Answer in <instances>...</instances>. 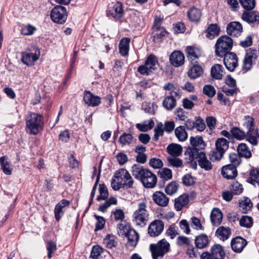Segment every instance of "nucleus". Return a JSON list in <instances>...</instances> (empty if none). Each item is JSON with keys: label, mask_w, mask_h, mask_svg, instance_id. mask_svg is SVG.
Segmentation results:
<instances>
[{"label": "nucleus", "mask_w": 259, "mask_h": 259, "mask_svg": "<svg viewBox=\"0 0 259 259\" xmlns=\"http://www.w3.org/2000/svg\"><path fill=\"white\" fill-rule=\"evenodd\" d=\"M175 135L180 141H185L188 138V134L183 126L177 127L175 130Z\"/></svg>", "instance_id": "41"}, {"label": "nucleus", "mask_w": 259, "mask_h": 259, "mask_svg": "<svg viewBox=\"0 0 259 259\" xmlns=\"http://www.w3.org/2000/svg\"><path fill=\"white\" fill-rule=\"evenodd\" d=\"M252 44V36L250 34L247 35L240 41V45L243 48L250 47Z\"/></svg>", "instance_id": "57"}, {"label": "nucleus", "mask_w": 259, "mask_h": 259, "mask_svg": "<svg viewBox=\"0 0 259 259\" xmlns=\"http://www.w3.org/2000/svg\"><path fill=\"white\" fill-rule=\"evenodd\" d=\"M110 15L116 19H120L123 16V10L121 3H116L110 12Z\"/></svg>", "instance_id": "27"}, {"label": "nucleus", "mask_w": 259, "mask_h": 259, "mask_svg": "<svg viewBox=\"0 0 259 259\" xmlns=\"http://www.w3.org/2000/svg\"><path fill=\"white\" fill-rule=\"evenodd\" d=\"M157 63V60L154 55H150L146 60L145 64L150 71L155 69V66Z\"/></svg>", "instance_id": "47"}, {"label": "nucleus", "mask_w": 259, "mask_h": 259, "mask_svg": "<svg viewBox=\"0 0 259 259\" xmlns=\"http://www.w3.org/2000/svg\"><path fill=\"white\" fill-rule=\"evenodd\" d=\"M257 57V51L251 48L246 51V55L243 60V68L246 71L249 70L252 67Z\"/></svg>", "instance_id": "10"}, {"label": "nucleus", "mask_w": 259, "mask_h": 259, "mask_svg": "<svg viewBox=\"0 0 259 259\" xmlns=\"http://www.w3.org/2000/svg\"><path fill=\"white\" fill-rule=\"evenodd\" d=\"M116 242L115 240V236L111 235H108L106 238L104 239L103 243L105 245L109 248H111L115 247L116 244Z\"/></svg>", "instance_id": "53"}, {"label": "nucleus", "mask_w": 259, "mask_h": 259, "mask_svg": "<svg viewBox=\"0 0 259 259\" xmlns=\"http://www.w3.org/2000/svg\"><path fill=\"white\" fill-rule=\"evenodd\" d=\"M240 157L239 154L235 153H230L229 155L230 164H233L235 167L239 165L241 161Z\"/></svg>", "instance_id": "58"}, {"label": "nucleus", "mask_w": 259, "mask_h": 259, "mask_svg": "<svg viewBox=\"0 0 259 259\" xmlns=\"http://www.w3.org/2000/svg\"><path fill=\"white\" fill-rule=\"evenodd\" d=\"M169 61L170 64L176 67L181 66L184 64L185 56L180 51H174L169 56Z\"/></svg>", "instance_id": "13"}, {"label": "nucleus", "mask_w": 259, "mask_h": 259, "mask_svg": "<svg viewBox=\"0 0 259 259\" xmlns=\"http://www.w3.org/2000/svg\"><path fill=\"white\" fill-rule=\"evenodd\" d=\"M178 188L179 185L176 182H172L166 186L165 191L167 195L171 196L177 192Z\"/></svg>", "instance_id": "48"}, {"label": "nucleus", "mask_w": 259, "mask_h": 259, "mask_svg": "<svg viewBox=\"0 0 259 259\" xmlns=\"http://www.w3.org/2000/svg\"><path fill=\"white\" fill-rule=\"evenodd\" d=\"M178 156H169L167 157L168 165L175 167H182L183 162L182 159L178 157Z\"/></svg>", "instance_id": "37"}, {"label": "nucleus", "mask_w": 259, "mask_h": 259, "mask_svg": "<svg viewBox=\"0 0 259 259\" xmlns=\"http://www.w3.org/2000/svg\"><path fill=\"white\" fill-rule=\"evenodd\" d=\"M163 89L166 91H170L171 95H172V93H174L176 95H179V90L177 89L175 85L172 83L169 82L165 84L163 86Z\"/></svg>", "instance_id": "63"}, {"label": "nucleus", "mask_w": 259, "mask_h": 259, "mask_svg": "<svg viewBox=\"0 0 259 259\" xmlns=\"http://www.w3.org/2000/svg\"><path fill=\"white\" fill-rule=\"evenodd\" d=\"M241 5L246 10L251 11L255 6V0H239Z\"/></svg>", "instance_id": "51"}, {"label": "nucleus", "mask_w": 259, "mask_h": 259, "mask_svg": "<svg viewBox=\"0 0 259 259\" xmlns=\"http://www.w3.org/2000/svg\"><path fill=\"white\" fill-rule=\"evenodd\" d=\"M239 206L246 211L251 209L252 207V203L250 199L247 197H244L243 199L239 202Z\"/></svg>", "instance_id": "54"}, {"label": "nucleus", "mask_w": 259, "mask_h": 259, "mask_svg": "<svg viewBox=\"0 0 259 259\" xmlns=\"http://www.w3.org/2000/svg\"><path fill=\"white\" fill-rule=\"evenodd\" d=\"M257 17V12L247 10L244 11L242 15V19L249 23H253L256 21Z\"/></svg>", "instance_id": "33"}, {"label": "nucleus", "mask_w": 259, "mask_h": 259, "mask_svg": "<svg viewBox=\"0 0 259 259\" xmlns=\"http://www.w3.org/2000/svg\"><path fill=\"white\" fill-rule=\"evenodd\" d=\"M117 202V199L115 198L111 197L107 200L104 203L101 204L98 208V210L103 212H105L107 209L111 205L116 204Z\"/></svg>", "instance_id": "44"}, {"label": "nucleus", "mask_w": 259, "mask_h": 259, "mask_svg": "<svg viewBox=\"0 0 259 259\" xmlns=\"http://www.w3.org/2000/svg\"><path fill=\"white\" fill-rule=\"evenodd\" d=\"M246 140L252 145H256L259 139V134L257 129L248 130L245 135Z\"/></svg>", "instance_id": "26"}, {"label": "nucleus", "mask_w": 259, "mask_h": 259, "mask_svg": "<svg viewBox=\"0 0 259 259\" xmlns=\"http://www.w3.org/2000/svg\"><path fill=\"white\" fill-rule=\"evenodd\" d=\"M208 241V237L206 235L202 234L196 237L195 243L197 248L202 249L207 246Z\"/></svg>", "instance_id": "30"}, {"label": "nucleus", "mask_w": 259, "mask_h": 259, "mask_svg": "<svg viewBox=\"0 0 259 259\" xmlns=\"http://www.w3.org/2000/svg\"><path fill=\"white\" fill-rule=\"evenodd\" d=\"M231 190L235 195H239L243 192L242 185L238 182H233L231 185Z\"/></svg>", "instance_id": "59"}, {"label": "nucleus", "mask_w": 259, "mask_h": 259, "mask_svg": "<svg viewBox=\"0 0 259 259\" xmlns=\"http://www.w3.org/2000/svg\"><path fill=\"white\" fill-rule=\"evenodd\" d=\"M154 122L152 119L144 121L142 123H137L136 127L140 131L147 132L151 130L154 126Z\"/></svg>", "instance_id": "38"}, {"label": "nucleus", "mask_w": 259, "mask_h": 259, "mask_svg": "<svg viewBox=\"0 0 259 259\" xmlns=\"http://www.w3.org/2000/svg\"><path fill=\"white\" fill-rule=\"evenodd\" d=\"M44 117L40 114L30 112L26 119V131L30 135H37L43 128Z\"/></svg>", "instance_id": "3"}, {"label": "nucleus", "mask_w": 259, "mask_h": 259, "mask_svg": "<svg viewBox=\"0 0 259 259\" xmlns=\"http://www.w3.org/2000/svg\"><path fill=\"white\" fill-rule=\"evenodd\" d=\"M149 165L151 167L158 169L162 167L163 162L160 159L156 158H152L150 159L149 162Z\"/></svg>", "instance_id": "61"}, {"label": "nucleus", "mask_w": 259, "mask_h": 259, "mask_svg": "<svg viewBox=\"0 0 259 259\" xmlns=\"http://www.w3.org/2000/svg\"><path fill=\"white\" fill-rule=\"evenodd\" d=\"M225 73L223 66L219 64H214L211 67V77L220 80L223 78Z\"/></svg>", "instance_id": "20"}, {"label": "nucleus", "mask_w": 259, "mask_h": 259, "mask_svg": "<svg viewBox=\"0 0 259 259\" xmlns=\"http://www.w3.org/2000/svg\"><path fill=\"white\" fill-rule=\"evenodd\" d=\"M142 109L146 112L153 115L157 109L156 105L153 103L144 102L142 104Z\"/></svg>", "instance_id": "43"}, {"label": "nucleus", "mask_w": 259, "mask_h": 259, "mask_svg": "<svg viewBox=\"0 0 259 259\" xmlns=\"http://www.w3.org/2000/svg\"><path fill=\"white\" fill-rule=\"evenodd\" d=\"M162 18L159 17H155L154 22L152 27L153 31H159L160 32H166L165 29L161 27V23L162 22Z\"/></svg>", "instance_id": "49"}, {"label": "nucleus", "mask_w": 259, "mask_h": 259, "mask_svg": "<svg viewBox=\"0 0 259 259\" xmlns=\"http://www.w3.org/2000/svg\"><path fill=\"white\" fill-rule=\"evenodd\" d=\"M225 255V251L221 245L217 244L211 247V259H223Z\"/></svg>", "instance_id": "24"}, {"label": "nucleus", "mask_w": 259, "mask_h": 259, "mask_svg": "<svg viewBox=\"0 0 259 259\" xmlns=\"http://www.w3.org/2000/svg\"><path fill=\"white\" fill-rule=\"evenodd\" d=\"M133 140V136L129 133L122 134L119 138V142L122 146L129 145Z\"/></svg>", "instance_id": "45"}, {"label": "nucleus", "mask_w": 259, "mask_h": 259, "mask_svg": "<svg viewBox=\"0 0 259 259\" xmlns=\"http://www.w3.org/2000/svg\"><path fill=\"white\" fill-rule=\"evenodd\" d=\"M189 202V196L187 194H184L175 199V208L177 211H180Z\"/></svg>", "instance_id": "23"}, {"label": "nucleus", "mask_w": 259, "mask_h": 259, "mask_svg": "<svg viewBox=\"0 0 259 259\" xmlns=\"http://www.w3.org/2000/svg\"><path fill=\"white\" fill-rule=\"evenodd\" d=\"M187 15L191 21L198 22L201 17V12L199 9L192 8L188 11Z\"/></svg>", "instance_id": "34"}, {"label": "nucleus", "mask_w": 259, "mask_h": 259, "mask_svg": "<svg viewBox=\"0 0 259 259\" xmlns=\"http://www.w3.org/2000/svg\"><path fill=\"white\" fill-rule=\"evenodd\" d=\"M159 177L165 181H168L171 179L172 174L171 170L168 168H162L158 172Z\"/></svg>", "instance_id": "50"}, {"label": "nucleus", "mask_w": 259, "mask_h": 259, "mask_svg": "<svg viewBox=\"0 0 259 259\" xmlns=\"http://www.w3.org/2000/svg\"><path fill=\"white\" fill-rule=\"evenodd\" d=\"M247 182L250 183L253 185L255 183L259 185V169L254 168L250 170V177L248 179Z\"/></svg>", "instance_id": "42"}, {"label": "nucleus", "mask_w": 259, "mask_h": 259, "mask_svg": "<svg viewBox=\"0 0 259 259\" xmlns=\"http://www.w3.org/2000/svg\"><path fill=\"white\" fill-rule=\"evenodd\" d=\"M178 234V228L174 224L170 225L166 231V235L169 236L171 239L175 238Z\"/></svg>", "instance_id": "64"}, {"label": "nucleus", "mask_w": 259, "mask_h": 259, "mask_svg": "<svg viewBox=\"0 0 259 259\" xmlns=\"http://www.w3.org/2000/svg\"><path fill=\"white\" fill-rule=\"evenodd\" d=\"M242 31V26L238 22H231L227 26V32H241Z\"/></svg>", "instance_id": "39"}, {"label": "nucleus", "mask_w": 259, "mask_h": 259, "mask_svg": "<svg viewBox=\"0 0 259 259\" xmlns=\"http://www.w3.org/2000/svg\"><path fill=\"white\" fill-rule=\"evenodd\" d=\"M193 63V66L188 71V75L191 79H195L200 77L203 73V69L201 66Z\"/></svg>", "instance_id": "19"}, {"label": "nucleus", "mask_w": 259, "mask_h": 259, "mask_svg": "<svg viewBox=\"0 0 259 259\" xmlns=\"http://www.w3.org/2000/svg\"><path fill=\"white\" fill-rule=\"evenodd\" d=\"M223 213L218 208H213L211 210V224L215 226L220 225L222 221Z\"/></svg>", "instance_id": "25"}, {"label": "nucleus", "mask_w": 259, "mask_h": 259, "mask_svg": "<svg viewBox=\"0 0 259 259\" xmlns=\"http://www.w3.org/2000/svg\"><path fill=\"white\" fill-rule=\"evenodd\" d=\"M46 247L48 251V257L51 258L52 256V254L57 250L56 244L52 241H47Z\"/></svg>", "instance_id": "56"}, {"label": "nucleus", "mask_w": 259, "mask_h": 259, "mask_svg": "<svg viewBox=\"0 0 259 259\" xmlns=\"http://www.w3.org/2000/svg\"><path fill=\"white\" fill-rule=\"evenodd\" d=\"M231 234V231L230 228L224 226L219 227L215 233V236L223 241L227 240Z\"/></svg>", "instance_id": "21"}, {"label": "nucleus", "mask_w": 259, "mask_h": 259, "mask_svg": "<svg viewBox=\"0 0 259 259\" xmlns=\"http://www.w3.org/2000/svg\"><path fill=\"white\" fill-rule=\"evenodd\" d=\"M0 164L3 172L7 175L12 174V168L11 167L10 163L6 160L5 156H2L0 158Z\"/></svg>", "instance_id": "40"}, {"label": "nucleus", "mask_w": 259, "mask_h": 259, "mask_svg": "<svg viewBox=\"0 0 259 259\" xmlns=\"http://www.w3.org/2000/svg\"><path fill=\"white\" fill-rule=\"evenodd\" d=\"M132 171L133 175L139 179L145 188H153L156 186L157 182V177L149 169L135 164L132 166Z\"/></svg>", "instance_id": "2"}, {"label": "nucleus", "mask_w": 259, "mask_h": 259, "mask_svg": "<svg viewBox=\"0 0 259 259\" xmlns=\"http://www.w3.org/2000/svg\"><path fill=\"white\" fill-rule=\"evenodd\" d=\"M187 56L188 59L193 64V61L199 58L201 56V51L198 49L193 46H188L186 49Z\"/></svg>", "instance_id": "22"}, {"label": "nucleus", "mask_w": 259, "mask_h": 259, "mask_svg": "<svg viewBox=\"0 0 259 259\" xmlns=\"http://www.w3.org/2000/svg\"><path fill=\"white\" fill-rule=\"evenodd\" d=\"M69 201L66 199H62L55 206L54 210L55 217L59 221L64 214L63 208L69 205Z\"/></svg>", "instance_id": "18"}, {"label": "nucleus", "mask_w": 259, "mask_h": 259, "mask_svg": "<svg viewBox=\"0 0 259 259\" xmlns=\"http://www.w3.org/2000/svg\"><path fill=\"white\" fill-rule=\"evenodd\" d=\"M223 176L227 179H233L237 176L236 167L233 164H228L224 166L222 168Z\"/></svg>", "instance_id": "16"}, {"label": "nucleus", "mask_w": 259, "mask_h": 259, "mask_svg": "<svg viewBox=\"0 0 259 259\" xmlns=\"http://www.w3.org/2000/svg\"><path fill=\"white\" fill-rule=\"evenodd\" d=\"M117 233L119 236H125L128 231L131 229L130 226L120 223L117 225Z\"/></svg>", "instance_id": "60"}, {"label": "nucleus", "mask_w": 259, "mask_h": 259, "mask_svg": "<svg viewBox=\"0 0 259 259\" xmlns=\"http://www.w3.org/2000/svg\"><path fill=\"white\" fill-rule=\"evenodd\" d=\"M164 229V224L161 220H157L152 222L148 227V234L151 237L159 235Z\"/></svg>", "instance_id": "12"}, {"label": "nucleus", "mask_w": 259, "mask_h": 259, "mask_svg": "<svg viewBox=\"0 0 259 259\" xmlns=\"http://www.w3.org/2000/svg\"><path fill=\"white\" fill-rule=\"evenodd\" d=\"M239 224L241 227L250 228L253 225L252 218L251 217L243 215L240 219Z\"/></svg>", "instance_id": "46"}, {"label": "nucleus", "mask_w": 259, "mask_h": 259, "mask_svg": "<svg viewBox=\"0 0 259 259\" xmlns=\"http://www.w3.org/2000/svg\"><path fill=\"white\" fill-rule=\"evenodd\" d=\"M230 132L232 136L238 140H242L245 137V132L237 127H233Z\"/></svg>", "instance_id": "55"}, {"label": "nucleus", "mask_w": 259, "mask_h": 259, "mask_svg": "<svg viewBox=\"0 0 259 259\" xmlns=\"http://www.w3.org/2000/svg\"><path fill=\"white\" fill-rule=\"evenodd\" d=\"M127 237L130 244L132 246H135L139 240V235L133 229H131L125 235Z\"/></svg>", "instance_id": "31"}, {"label": "nucleus", "mask_w": 259, "mask_h": 259, "mask_svg": "<svg viewBox=\"0 0 259 259\" xmlns=\"http://www.w3.org/2000/svg\"><path fill=\"white\" fill-rule=\"evenodd\" d=\"M191 224L192 227L195 230H202L203 229L200 220L195 217L191 218Z\"/></svg>", "instance_id": "62"}, {"label": "nucleus", "mask_w": 259, "mask_h": 259, "mask_svg": "<svg viewBox=\"0 0 259 259\" xmlns=\"http://www.w3.org/2000/svg\"><path fill=\"white\" fill-rule=\"evenodd\" d=\"M147 208V204L144 201L138 204L137 208L132 215L133 221L136 226L143 227L146 225L149 218Z\"/></svg>", "instance_id": "4"}, {"label": "nucleus", "mask_w": 259, "mask_h": 259, "mask_svg": "<svg viewBox=\"0 0 259 259\" xmlns=\"http://www.w3.org/2000/svg\"><path fill=\"white\" fill-rule=\"evenodd\" d=\"M233 45L232 39L227 36L223 35L219 38L215 45V55L223 58L226 54L230 53Z\"/></svg>", "instance_id": "5"}, {"label": "nucleus", "mask_w": 259, "mask_h": 259, "mask_svg": "<svg viewBox=\"0 0 259 259\" xmlns=\"http://www.w3.org/2000/svg\"><path fill=\"white\" fill-rule=\"evenodd\" d=\"M154 202L161 207H166L169 203V198L161 191H156L152 196Z\"/></svg>", "instance_id": "14"}, {"label": "nucleus", "mask_w": 259, "mask_h": 259, "mask_svg": "<svg viewBox=\"0 0 259 259\" xmlns=\"http://www.w3.org/2000/svg\"><path fill=\"white\" fill-rule=\"evenodd\" d=\"M21 55L22 62L27 66H31L38 60L40 52L37 47L32 46L29 49L22 52Z\"/></svg>", "instance_id": "7"}, {"label": "nucleus", "mask_w": 259, "mask_h": 259, "mask_svg": "<svg viewBox=\"0 0 259 259\" xmlns=\"http://www.w3.org/2000/svg\"><path fill=\"white\" fill-rule=\"evenodd\" d=\"M169 243L165 239H162L156 244H151L150 249L153 259H161L164 254L169 250Z\"/></svg>", "instance_id": "6"}, {"label": "nucleus", "mask_w": 259, "mask_h": 259, "mask_svg": "<svg viewBox=\"0 0 259 259\" xmlns=\"http://www.w3.org/2000/svg\"><path fill=\"white\" fill-rule=\"evenodd\" d=\"M246 244L247 241L241 237H236L231 241L232 249L237 252H241Z\"/></svg>", "instance_id": "17"}, {"label": "nucleus", "mask_w": 259, "mask_h": 259, "mask_svg": "<svg viewBox=\"0 0 259 259\" xmlns=\"http://www.w3.org/2000/svg\"><path fill=\"white\" fill-rule=\"evenodd\" d=\"M67 17L66 8L63 6H57L51 11V18L52 20L56 23L63 24Z\"/></svg>", "instance_id": "8"}, {"label": "nucleus", "mask_w": 259, "mask_h": 259, "mask_svg": "<svg viewBox=\"0 0 259 259\" xmlns=\"http://www.w3.org/2000/svg\"><path fill=\"white\" fill-rule=\"evenodd\" d=\"M167 152L170 156H179L183 151L182 146L177 144H171L166 148Z\"/></svg>", "instance_id": "32"}, {"label": "nucleus", "mask_w": 259, "mask_h": 259, "mask_svg": "<svg viewBox=\"0 0 259 259\" xmlns=\"http://www.w3.org/2000/svg\"><path fill=\"white\" fill-rule=\"evenodd\" d=\"M131 39L129 38H123L119 44V50L120 54L123 56H127L129 51V46Z\"/></svg>", "instance_id": "28"}, {"label": "nucleus", "mask_w": 259, "mask_h": 259, "mask_svg": "<svg viewBox=\"0 0 259 259\" xmlns=\"http://www.w3.org/2000/svg\"><path fill=\"white\" fill-rule=\"evenodd\" d=\"M238 153L241 157L249 158L251 157V153L248 149L246 144L241 143L239 144L237 147Z\"/></svg>", "instance_id": "36"}, {"label": "nucleus", "mask_w": 259, "mask_h": 259, "mask_svg": "<svg viewBox=\"0 0 259 259\" xmlns=\"http://www.w3.org/2000/svg\"><path fill=\"white\" fill-rule=\"evenodd\" d=\"M114 178L120 181L127 188L133 187L134 181L130 173L125 169L121 168L116 171Z\"/></svg>", "instance_id": "9"}, {"label": "nucleus", "mask_w": 259, "mask_h": 259, "mask_svg": "<svg viewBox=\"0 0 259 259\" xmlns=\"http://www.w3.org/2000/svg\"><path fill=\"white\" fill-rule=\"evenodd\" d=\"M224 63L226 68L230 71H233L238 66V57L236 54L230 52L223 56Z\"/></svg>", "instance_id": "11"}, {"label": "nucleus", "mask_w": 259, "mask_h": 259, "mask_svg": "<svg viewBox=\"0 0 259 259\" xmlns=\"http://www.w3.org/2000/svg\"><path fill=\"white\" fill-rule=\"evenodd\" d=\"M229 142L224 138H219L215 142V149L224 153L229 148Z\"/></svg>", "instance_id": "35"}, {"label": "nucleus", "mask_w": 259, "mask_h": 259, "mask_svg": "<svg viewBox=\"0 0 259 259\" xmlns=\"http://www.w3.org/2000/svg\"><path fill=\"white\" fill-rule=\"evenodd\" d=\"M83 101L87 105L91 107L97 106L101 103V98L99 96L87 91L84 92Z\"/></svg>", "instance_id": "15"}, {"label": "nucleus", "mask_w": 259, "mask_h": 259, "mask_svg": "<svg viewBox=\"0 0 259 259\" xmlns=\"http://www.w3.org/2000/svg\"><path fill=\"white\" fill-rule=\"evenodd\" d=\"M162 105L166 110H171L177 106V101L172 95L168 96L163 100Z\"/></svg>", "instance_id": "29"}, {"label": "nucleus", "mask_w": 259, "mask_h": 259, "mask_svg": "<svg viewBox=\"0 0 259 259\" xmlns=\"http://www.w3.org/2000/svg\"><path fill=\"white\" fill-rule=\"evenodd\" d=\"M100 195L97 197V200L100 201L101 200H105L108 196V192L107 188L104 184H100L99 185Z\"/></svg>", "instance_id": "52"}, {"label": "nucleus", "mask_w": 259, "mask_h": 259, "mask_svg": "<svg viewBox=\"0 0 259 259\" xmlns=\"http://www.w3.org/2000/svg\"><path fill=\"white\" fill-rule=\"evenodd\" d=\"M191 147H189L185 152V155L188 156V160L192 162L196 159L200 166L208 170L210 169V163L207 159L205 153L201 151L206 145L201 137H191L190 139Z\"/></svg>", "instance_id": "1"}]
</instances>
